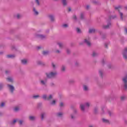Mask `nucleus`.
I'll return each mask as SVG.
<instances>
[{
	"label": "nucleus",
	"instance_id": "1",
	"mask_svg": "<svg viewBox=\"0 0 127 127\" xmlns=\"http://www.w3.org/2000/svg\"><path fill=\"white\" fill-rule=\"evenodd\" d=\"M56 75H57V72L56 71L46 73V76L47 78H49V79H51V78H54Z\"/></svg>",
	"mask_w": 127,
	"mask_h": 127
},
{
	"label": "nucleus",
	"instance_id": "2",
	"mask_svg": "<svg viewBox=\"0 0 127 127\" xmlns=\"http://www.w3.org/2000/svg\"><path fill=\"white\" fill-rule=\"evenodd\" d=\"M90 103L86 102L84 104H81L80 105V109L82 112H84L85 111V108H89L90 107Z\"/></svg>",
	"mask_w": 127,
	"mask_h": 127
},
{
	"label": "nucleus",
	"instance_id": "3",
	"mask_svg": "<svg viewBox=\"0 0 127 127\" xmlns=\"http://www.w3.org/2000/svg\"><path fill=\"white\" fill-rule=\"evenodd\" d=\"M7 86L10 93H11V94H13L15 90L14 86L10 84H7Z\"/></svg>",
	"mask_w": 127,
	"mask_h": 127
},
{
	"label": "nucleus",
	"instance_id": "4",
	"mask_svg": "<svg viewBox=\"0 0 127 127\" xmlns=\"http://www.w3.org/2000/svg\"><path fill=\"white\" fill-rule=\"evenodd\" d=\"M123 81L124 84V88L125 90L127 89V75L123 78Z\"/></svg>",
	"mask_w": 127,
	"mask_h": 127
},
{
	"label": "nucleus",
	"instance_id": "5",
	"mask_svg": "<svg viewBox=\"0 0 127 127\" xmlns=\"http://www.w3.org/2000/svg\"><path fill=\"white\" fill-rule=\"evenodd\" d=\"M115 9H118V11L119 12V13L120 14L121 19L123 20V14L122 12H121V10L122 9V7L121 6H118L117 7H115Z\"/></svg>",
	"mask_w": 127,
	"mask_h": 127
},
{
	"label": "nucleus",
	"instance_id": "6",
	"mask_svg": "<svg viewBox=\"0 0 127 127\" xmlns=\"http://www.w3.org/2000/svg\"><path fill=\"white\" fill-rule=\"evenodd\" d=\"M111 19H109L108 22L107 23V25H104L103 26V28L104 29H108V28H110V27L111 25H112V23H111Z\"/></svg>",
	"mask_w": 127,
	"mask_h": 127
},
{
	"label": "nucleus",
	"instance_id": "7",
	"mask_svg": "<svg viewBox=\"0 0 127 127\" xmlns=\"http://www.w3.org/2000/svg\"><path fill=\"white\" fill-rule=\"evenodd\" d=\"M122 54L123 57L125 59H127V48H125L123 51Z\"/></svg>",
	"mask_w": 127,
	"mask_h": 127
},
{
	"label": "nucleus",
	"instance_id": "8",
	"mask_svg": "<svg viewBox=\"0 0 127 127\" xmlns=\"http://www.w3.org/2000/svg\"><path fill=\"white\" fill-rule=\"evenodd\" d=\"M84 43L87 45V46H91V42H90V39H85L84 40Z\"/></svg>",
	"mask_w": 127,
	"mask_h": 127
},
{
	"label": "nucleus",
	"instance_id": "9",
	"mask_svg": "<svg viewBox=\"0 0 127 127\" xmlns=\"http://www.w3.org/2000/svg\"><path fill=\"white\" fill-rule=\"evenodd\" d=\"M7 80L8 82H10V83H13V78H12V77H8L7 78Z\"/></svg>",
	"mask_w": 127,
	"mask_h": 127
},
{
	"label": "nucleus",
	"instance_id": "10",
	"mask_svg": "<svg viewBox=\"0 0 127 127\" xmlns=\"http://www.w3.org/2000/svg\"><path fill=\"white\" fill-rule=\"evenodd\" d=\"M49 17L50 19L51 20V21H54L55 19V17H54V15H49Z\"/></svg>",
	"mask_w": 127,
	"mask_h": 127
},
{
	"label": "nucleus",
	"instance_id": "11",
	"mask_svg": "<svg viewBox=\"0 0 127 127\" xmlns=\"http://www.w3.org/2000/svg\"><path fill=\"white\" fill-rule=\"evenodd\" d=\"M46 83H47V79L41 80V84L42 85H44L45 86L46 85Z\"/></svg>",
	"mask_w": 127,
	"mask_h": 127
},
{
	"label": "nucleus",
	"instance_id": "12",
	"mask_svg": "<svg viewBox=\"0 0 127 127\" xmlns=\"http://www.w3.org/2000/svg\"><path fill=\"white\" fill-rule=\"evenodd\" d=\"M102 122L105 123V124H110V121L105 118L102 119Z\"/></svg>",
	"mask_w": 127,
	"mask_h": 127
},
{
	"label": "nucleus",
	"instance_id": "13",
	"mask_svg": "<svg viewBox=\"0 0 127 127\" xmlns=\"http://www.w3.org/2000/svg\"><path fill=\"white\" fill-rule=\"evenodd\" d=\"M37 36L41 39H44L46 37V36L43 35H38Z\"/></svg>",
	"mask_w": 127,
	"mask_h": 127
},
{
	"label": "nucleus",
	"instance_id": "14",
	"mask_svg": "<svg viewBox=\"0 0 127 127\" xmlns=\"http://www.w3.org/2000/svg\"><path fill=\"white\" fill-rule=\"evenodd\" d=\"M85 17V12H82L80 13V19H84Z\"/></svg>",
	"mask_w": 127,
	"mask_h": 127
},
{
	"label": "nucleus",
	"instance_id": "15",
	"mask_svg": "<svg viewBox=\"0 0 127 127\" xmlns=\"http://www.w3.org/2000/svg\"><path fill=\"white\" fill-rule=\"evenodd\" d=\"M57 117H59V118H62L63 116V113L62 112H59L57 113Z\"/></svg>",
	"mask_w": 127,
	"mask_h": 127
},
{
	"label": "nucleus",
	"instance_id": "16",
	"mask_svg": "<svg viewBox=\"0 0 127 127\" xmlns=\"http://www.w3.org/2000/svg\"><path fill=\"white\" fill-rule=\"evenodd\" d=\"M96 32V29H90L89 30V33H94Z\"/></svg>",
	"mask_w": 127,
	"mask_h": 127
},
{
	"label": "nucleus",
	"instance_id": "17",
	"mask_svg": "<svg viewBox=\"0 0 127 127\" xmlns=\"http://www.w3.org/2000/svg\"><path fill=\"white\" fill-rule=\"evenodd\" d=\"M33 11L35 15H38L39 14L38 11L36 10V9H35V8H33Z\"/></svg>",
	"mask_w": 127,
	"mask_h": 127
},
{
	"label": "nucleus",
	"instance_id": "18",
	"mask_svg": "<svg viewBox=\"0 0 127 127\" xmlns=\"http://www.w3.org/2000/svg\"><path fill=\"white\" fill-rule=\"evenodd\" d=\"M83 90L84 91H88L89 87L87 85H83Z\"/></svg>",
	"mask_w": 127,
	"mask_h": 127
},
{
	"label": "nucleus",
	"instance_id": "19",
	"mask_svg": "<svg viewBox=\"0 0 127 127\" xmlns=\"http://www.w3.org/2000/svg\"><path fill=\"white\" fill-rule=\"evenodd\" d=\"M43 55H45V56L48 55V54H49V51H44L43 52Z\"/></svg>",
	"mask_w": 127,
	"mask_h": 127
},
{
	"label": "nucleus",
	"instance_id": "20",
	"mask_svg": "<svg viewBox=\"0 0 127 127\" xmlns=\"http://www.w3.org/2000/svg\"><path fill=\"white\" fill-rule=\"evenodd\" d=\"M15 56L14 55H8L7 56V58H14Z\"/></svg>",
	"mask_w": 127,
	"mask_h": 127
},
{
	"label": "nucleus",
	"instance_id": "21",
	"mask_svg": "<svg viewBox=\"0 0 127 127\" xmlns=\"http://www.w3.org/2000/svg\"><path fill=\"white\" fill-rule=\"evenodd\" d=\"M45 116V113H43L41 114V119L42 121H43L44 120V117Z\"/></svg>",
	"mask_w": 127,
	"mask_h": 127
},
{
	"label": "nucleus",
	"instance_id": "22",
	"mask_svg": "<svg viewBox=\"0 0 127 127\" xmlns=\"http://www.w3.org/2000/svg\"><path fill=\"white\" fill-rule=\"evenodd\" d=\"M21 63H22V64L25 65V64H26V63H27V61L25 59L22 60L21 61Z\"/></svg>",
	"mask_w": 127,
	"mask_h": 127
},
{
	"label": "nucleus",
	"instance_id": "23",
	"mask_svg": "<svg viewBox=\"0 0 127 127\" xmlns=\"http://www.w3.org/2000/svg\"><path fill=\"white\" fill-rule=\"evenodd\" d=\"M48 97H47V95H46V94L43 95V96L42 97V99H43L44 100H47Z\"/></svg>",
	"mask_w": 127,
	"mask_h": 127
},
{
	"label": "nucleus",
	"instance_id": "24",
	"mask_svg": "<svg viewBox=\"0 0 127 127\" xmlns=\"http://www.w3.org/2000/svg\"><path fill=\"white\" fill-rule=\"evenodd\" d=\"M35 116H30L29 117V120H30V121H34L35 120Z\"/></svg>",
	"mask_w": 127,
	"mask_h": 127
},
{
	"label": "nucleus",
	"instance_id": "25",
	"mask_svg": "<svg viewBox=\"0 0 127 127\" xmlns=\"http://www.w3.org/2000/svg\"><path fill=\"white\" fill-rule=\"evenodd\" d=\"M93 57H96V56H98V53L96 52H93L92 53Z\"/></svg>",
	"mask_w": 127,
	"mask_h": 127
},
{
	"label": "nucleus",
	"instance_id": "26",
	"mask_svg": "<svg viewBox=\"0 0 127 127\" xmlns=\"http://www.w3.org/2000/svg\"><path fill=\"white\" fill-rule=\"evenodd\" d=\"M53 98V95H50L48 98H47V101H49V100H51Z\"/></svg>",
	"mask_w": 127,
	"mask_h": 127
},
{
	"label": "nucleus",
	"instance_id": "27",
	"mask_svg": "<svg viewBox=\"0 0 127 127\" xmlns=\"http://www.w3.org/2000/svg\"><path fill=\"white\" fill-rule=\"evenodd\" d=\"M62 2L63 5H67V1L66 0H62Z\"/></svg>",
	"mask_w": 127,
	"mask_h": 127
},
{
	"label": "nucleus",
	"instance_id": "28",
	"mask_svg": "<svg viewBox=\"0 0 127 127\" xmlns=\"http://www.w3.org/2000/svg\"><path fill=\"white\" fill-rule=\"evenodd\" d=\"M16 122H18V119H15V120H13V121L11 123V124L14 125L15 124V123H16Z\"/></svg>",
	"mask_w": 127,
	"mask_h": 127
},
{
	"label": "nucleus",
	"instance_id": "29",
	"mask_svg": "<svg viewBox=\"0 0 127 127\" xmlns=\"http://www.w3.org/2000/svg\"><path fill=\"white\" fill-rule=\"evenodd\" d=\"M39 95H34L32 96V98L33 99H38V98H39Z\"/></svg>",
	"mask_w": 127,
	"mask_h": 127
},
{
	"label": "nucleus",
	"instance_id": "30",
	"mask_svg": "<svg viewBox=\"0 0 127 127\" xmlns=\"http://www.w3.org/2000/svg\"><path fill=\"white\" fill-rule=\"evenodd\" d=\"M5 105V103L4 102H1L0 104V107L3 108Z\"/></svg>",
	"mask_w": 127,
	"mask_h": 127
},
{
	"label": "nucleus",
	"instance_id": "31",
	"mask_svg": "<svg viewBox=\"0 0 127 127\" xmlns=\"http://www.w3.org/2000/svg\"><path fill=\"white\" fill-rule=\"evenodd\" d=\"M58 44L59 45L60 48H62L63 47V44L62 43H59Z\"/></svg>",
	"mask_w": 127,
	"mask_h": 127
},
{
	"label": "nucleus",
	"instance_id": "32",
	"mask_svg": "<svg viewBox=\"0 0 127 127\" xmlns=\"http://www.w3.org/2000/svg\"><path fill=\"white\" fill-rule=\"evenodd\" d=\"M19 110V107H15L14 108V111H15V112H18V111Z\"/></svg>",
	"mask_w": 127,
	"mask_h": 127
},
{
	"label": "nucleus",
	"instance_id": "33",
	"mask_svg": "<svg viewBox=\"0 0 127 127\" xmlns=\"http://www.w3.org/2000/svg\"><path fill=\"white\" fill-rule=\"evenodd\" d=\"M99 74L101 77H103V70H99Z\"/></svg>",
	"mask_w": 127,
	"mask_h": 127
},
{
	"label": "nucleus",
	"instance_id": "34",
	"mask_svg": "<svg viewBox=\"0 0 127 127\" xmlns=\"http://www.w3.org/2000/svg\"><path fill=\"white\" fill-rule=\"evenodd\" d=\"M18 122H19V124L20 125H22V124H23V120H18Z\"/></svg>",
	"mask_w": 127,
	"mask_h": 127
},
{
	"label": "nucleus",
	"instance_id": "35",
	"mask_svg": "<svg viewBox=\"0 0 127 127\" xmlns=\"http://www.w3.org/2000/svg\"><path fill=\"white\" fill-rule=\"evenodd\" d=\"M35 2L37 3V5H40V2H39V0H35Z\"/></svg>",
	"mask_w": 127,
	"mask_h": 127
},
{
	"label": "nucleus",
	"instance_id": "36",
	"mask_svg": "<svg viewBox=\"0 0 127 127\" xmlns=\"http://www.w3.org/2000/svg\"><path fill=\"white\" fill-rule=\"evenodd\" d=\"M63 27L64 28H66V27H68V24H64L62 25Z\"/></svg>",
	"mask_w": 127,
	"mask_h": 127
},
{
	"label": "nucleus",
	"instance_id": "37",
	"mask_svg": "<svg viewBox=\"0 0 127 127\" xmlns=\"http://www.w3.org/2000/svg\"><path fill=\"white\" fill-rule=\"evenodd\" d=\"M108 115H109L110 117H111L112 115H113V112H112L110 111H108Z\"/></svg>",
	"mask_w": 127,
	"mask_h": 127
},
{
	"label": "nucleus",
	"instance_id": "38",
	"mask_svg": "<svg viewBox=\"0 0 127 127\" xmlns=\"http://www.w3.org/2000/svg\"><path fill=\"white\" fill-rule=\"evenodd\" d=\"M77 33H81V30L79 28H76Z\"/></svg>",
	"mask_w": 127,
	"mask_h": 127
},
{
	"label": "nucleus",
	"instance_id": "39",
	"mask_svg": "<svg viewBox=\"0 0 127 127\" xmlns=\"http://www.w3.org/2000/svg\"><path fill=\"white\" fill-rule=\"evenodd\" d=\"M55 104H56V101L55 100H53L51 103V104L53 105V106H54V105H55Z\"/></svg>",
	"mask_w": 127,
	"mask_h": 127
},
{
	"label": "nucleus",
	"instance_id": "40",
	"mask_svg": "<svg viewBox=\"0 0 127 127\" xmlns=\"http://www.w3.org/2000/svg\"><path fill=\"white\" fill-rule=\"evenodd\" d=\"M3 88V84L0 83V90H1Z\"/></svg>",
	"mask_w": 127,
	"mask_h": 127
},
{
	"label": "nucleus",
	"instance_id": "41",
	"mask_svg": "<svg viewBox=\"0 0 127 127\" xmlns=\"http://www.w3.org/2000/svg\"><path fill=\"white\" fill-rule=\"evenodd\" d=\"M60 106L61 108H62V107H64V103L63 102H61L60 104Z\"/></svg>",
	"mask_w": 127,
	"mask_h": 127
},
{
	"label": "nucleus",
	"instance_id": "42",
	"mask_svg": "<svg viewBox=\"0 0 127 127\" xmlns=\"http://www.w3.org/2000/svg\"><path fill=\"white\" fill-rule=\"evenodd\" d=\"M98 107H95L94 108V112L95 113V114H96V113L98 112Z\"/></svg>",
	"mask_w": 127,
	"mask_h": 127
},
{
	"label": "nucleus",
	"instance_id": "43",
	"mask_svg": "<svg viewBox=\"0 0 127 127\" xmlns=\"http://www.w3.org/2000/svg\"><path fill=\"white\" fill-rule=\"evenodd\" d=\"M62 71H65V66L64 65H63L62 67Z\"/></svg>",
	"mask_w": 127,
	"mask_h": 127
},
{
	"label": "nucleus",
	"instance_id": "44",
	"mask_svg": "<svg viewBox=\"0 0 127 127\" xmlns=\"http://www.w3.org/2000/svg\"><path fill=\"white\" fill-rule=\"evenodd\" d=\"M121 99L122 101H124V100H125V99H126V96H123L121 97Z\"/></svg>",
	"mask_w": 127,
	"mask_h": 127
},
{
	"label": "nucleus",
	"instance_id": "45",
	"mask_svg": "<svg viewBox=\"0 0 127 127\" xmlns=\"http://www.w3.org/2000/svg\"><path fill=\"white\" fill-rule=\"evenodd\" d=\"M52 67L54 68V69H55V68H56V66L55 65L54 63H52Z\"/></svg>",
	"mask_w": 127,
	"mask_h": 127
},
{
	"label": "nucleus",
	"instance_id": "46",
	"mask_svg": "<svg viewBox=\"0 0 127 127\" xmlns=\"http://www.w3.org/2000/svg\"><path fill=\"white\" fill-rule=\"evenodd\" d=\"M21 16L20 15V14H17V15H16V17H17V18H18V19L20 18V17H21Z\"/></svg>",
	"mask_w": 127,
	"mask_h": 127
},
{
	"label": "nucleus",
	"instance_id": "47",
	"mask_svg": "<svg viewBox=\"0 0 127 127\" xmlns=\"http://www.w3.org/2000/svg\"><path fill=\"white\" fill-rule=\"evenodd\" d=\"M73 19H75V20H76L77 19V16H76V15H74L73 16Z\"/></svg>",
	"mask_w": 127,
	"mask_h": 127
},
{
	"label": "nucleus",
	"instance_id": "48",
	"mask_svg": "<svg viewBox=\"0 0 127 127\" xmlns=\"http://www.w3.org/2000/svg\"><path fill=\"white\" fill-rule=\"evenodd\" d=\"M66 52L68 54H69V53H70V50H69V49H67Z\"/></svg>",
	"mask_w": 127,
	"mask_h": 127
},
{
	"label": "nucleus",
	"instance_id": "49",
	"mask_svg": "<svg viewBox=\"0 0 127 127\" xmlns=\"http://www.w3.org/2000/svg\"><path fill=\"white\" fill-rule=\"evenodd\" d=\"M86 9H89V8H90V5H86Z\"/></svg>",
	"mask_w": 127,
	"mask_h": 127
},
{
	"label": "nucleus",
	"instance_id": "50",
	"mask_svg": "<svg viewBox=\"0 0 127 127\" xmlns=\"http://www.w3.org/2000/svg\"><path fill=\"white\" fill-rule=\"evenodd\" d=\"M55 85V84H54V83H53V82L51 83V86L52 87H53Z\"/></svg>",
	"mask_w": 127,
	"mask_h": 127
},
{
	"label": "nucleus",
	"instance_id": "51",
	"mask_svg": "<svg viewBox=\"0 0 127 127\" xmlns=\"http://www.w3.org/2000/svg\"><path fill=\"white\" fill-rule=\"evenodd\" d=\"M38 64H39V65H41V64H42V62L41 61L38 62Z\"/></svg>",
	"mask_w": 127,
	"mask_h": 127
},
{
	"label": "nucleus",
	"instance_id": "52",
	"mask_svg": "<svg viewBox=\"0 0 127 127\" xmlns=\"http://www.w3.org/2000/svg\"><path fill=\"white\" fill-rule=\"evenodd\" d=\"M9 70H6L5 71V74H8V73H9Z\"/></svg>",
	"mask_w": 127,
	"mask_h": 127
},
{
	"label": "nucleus",
	"instance_id": "53",
	"mask_svg": "<svg viewBox=\"0 0 127 127\" xmlns=\"http://www.w3.org/2000/svg\"><path fill=\"white\" fill-rule=\"evenodd\" d=\"M71 118L72 119H74V118H75V117L74 116V115H71Z\"/></svg>",
	"mask_w": 127,
	"mask_h": 127
},
{
	"label": "nucleus",
	"instance_id": "54",
	"mask_svg": "<svg viewBox=\"0 0 127 127\" xmlns=\"http://www.w3.org/2000/svg\"><path fill=\"white\" fill-rule=\"evenodd\" d=\"M41 49V46H39L37 47V49H38V50H39V49Z\"/></svg>",
	"mask_w": 127,
	"mask_h": 127
},
{
	"label": "nucleus",
	"instance_id": "55",
	"mask_svg": "<svg viewBox=\"0 0 127 127\" xmlns=\"http://www.w3.org/2000/svg\"><path fill=\"white\" fill-rule=\"evenodd\" d=\"M116 17H117V16H116V15H115V16H112V17H111V18H116Z\"/></svg>",
	"mask_w": 127,
	"mask_h": 127
},
{
	"label": "nucleus",
	"instance_id": "56",
	"mask_svg": "<svg viewBox=\"0 0 127 127\" xmlns=\"http://www.w3.org/2000/svg\"><path fill=\"white\" fill-rule=\"evenodd\" d=\"M102 64H104L105 63V60H102Z\"/></svg>",
	"mask_w": 127,
	"mask_h": 127
},
{
	"label": "nucleus",
	"instance_id": "57",
	"mask_svg": "<svg viewBox=\"0 0 127 127\" xmlns=\"http://www.w3.org/2000/svg\"><path fill=\"white\" fill-rule=\"evenodd\" d=\"M12 49H15V47L14 46H12Z\"/></svg>",
	"mask_w": 127,
	"mask_h": 127
},
{
	"label": "nucleus",
	"instance_id": "58",
	"mask_svg": "<svg viewBox=\"0 0 127 127\" xmlns=\"http://www.w3.org/2000/svg\"><path fill=\"white\" fill-rule=\"evenodd\" d=\"M79 64V63L78 62H76L75 63V65L76 66H78V64Z\"/></svg>",
	"mask_w": 127,
	"mask_h": 127
},
{
	"label": "nucleus",
	"instance_id": "59",
	"mask_svg": "<svg viewBox=\"0 0 127 127\" xmlns=\"http://www.w3.org/2000/svg\"><path fill=\"white\" fill-rule=\"evenodd\" d=\"M105 46L106 48H108V45L107 44H105Z\"/></svg>",
	"mask_w": 127,
	"mask_h": 127
},
{
	"label": "nucleus",
	"instance_id": "60",
	"mask_svg": "<svg viewBox=\"0 0 127 127\" xmlns=\"http://www.w3.org/2000/svg\"><path fill=\"white\" fill-rule=\"evenodd\" d=\"M3 54V52H0V55H2Z\"/></svg>",
	"mask_w": 127,
	"mask_h": 127
},
{
	"label": "nucleus",
	"instance_id": "61",
	"mask_svg": "<svg viewBox=\"0 0 127 127\" xmlns=\"http://www.w3.org/2000/svg\"><path fill=\"white\" fill-rule=\"evenodd\" d=\"M57 53H60V51L57 50Z\"/></svg>",
	"mask_w": 127,
	"mask_h": 127
},
{
	"label": "nucleus",
	"instance_id": "62",
	"mask_svg": "<svg viewBox=\"0 0 127 127\" xmlns=\"http://www.w3.org/2000/svg\"><path fill=\"white\" fill-rule=\"evenodd\" d=\"M102 114H104V109H102Z\"/></svg>",
	"mask_w": 127,
	"mask_h": 127
},
{
	"label": "nucleus",
	"instance_id": "63",
	"mask_svg": "<svg viewBox=\"0 0 127 127\" xmlns=\"http://www.w3.org/2000/svg\"><path fill=\"white\" fill-rule=\"evenodd\" d=\"M125 32H126V33H127V28H125Z\"/></svg>",
	"mask_w": 127,
	"mask_h": 127
},
{
	"label": "nucleus",
	"instance_id": "64",
	"mask_svg": "<svg viewBox=\"0 0 127 127\" xmlns=\"http://www.w3.org/2000/svg\"><path fill=\"white\" fill-rule=\"evenodd\" d=\"M68 11H71V8H68Z\"/></svg>",
	"mask_w": 127,
	"mask_h": 127
}]
</instances>
